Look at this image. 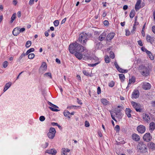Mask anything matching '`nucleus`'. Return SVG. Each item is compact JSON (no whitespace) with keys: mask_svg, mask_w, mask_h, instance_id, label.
Wrapping results in <instances>:
<instances>
[{"mask_svg":"<svg viewBox=\"0 0 155 155\" xmlns=\"http://www.w3.org/2000/svg\"><path fill=\"white\" fill-rule=\"evenodd\" d=\"M69 50L71 54H74L75 56L78 58V43L76 41L70 44Z\"/></svg>","mask_w":155,"mask_h":155,"instance_id":"f257e3e1","label":"nucleus"},{"mask_svg":"<svg viewBox=\"0 0 155 155\" xmlns=\"http://www.w3.org/2000/svg\"><path fill=\"white\" fill-rule=\"evenodd\" d=\"M88 38V35L87 34L83 32L79 35L78 39L79 41L84 45L86 44Z\"/></svg>","mask_w":155,"mask_h":155,"instance_id":"f03ea898","label":"nucleus"},{"mask_svg":"<svg viewBox=\"0 0 155 155\" xmlns=\"http://www.w3.org/2000/svg\"><path fill=\"white\" fill-rule=\"evenodd\" d=\"M137 148L140 150V152L142 153H145L147 150L146 145L143 142H139Z\"/></svg>","mask_w":155,"mask_h":155,"instance_id":"7ed1b4c3","label":"nucleus"},{"mask_svg":"<svg viewBox=\"0 0 155 155\" xmlns=\"http://www.w3.org/2000/svg\"><path fill=\"white\" fill-rule=\"evenodd\" d=\"M139 69L142 75L146 76L149 74V70L146 67L141 66H139Z\"/></svg>","mask_w":155,"mask_h":155,"instance_id":"20e7f679","label":"nucleus"},{"mask_svg":"<svg viewBox=\"0 0 155 155\" xmlns=\"http://www.w3.org/2000/svg\"><path fill=\"white\" fill-rule=\"evenodd\" d=\"M56 132V131L55 128L52 127H50L49 130V132L47 134L48 137L51 139H53L55 136Z\"/></svg>","mask_w":155,"mask_h":155,"instance_id":"39448f33","label":"nucleus"},{"mask_svg":"<svg viewBox=\"0 0 155 155\" xmlns=\"http://www.w3.org/2000/svg\"><path fill=\"white\" fill-rule=\"evenodd\" d=\"M84 51V47L81 45L78 44V59H81L82 58L83 54L80 53Z\"/></svg>","mask_w":155,"mask_h":155,"instance_id":"423d86ee","label":"nucleus"},{"mask_svg":"<svg viewBox=\"0 0 155 155\" xmlns=\"http://www.w3.org/2000/svg\"><path fill=\"white\" fill-rule=\"evenodd\" d=\"M131 104L137 112L142 111V109L141 108V106L140 104L133 101L131 102Z\"/></svg>","mask_w":155,"mask_h":155,"instance_id":"0eeeda50","label":"nucleus"},{"mask_svg":"<svg viewBox=\"0 0 155 155\" xmlns=\"http://www.w3.org/2000/svg\"><path fill=\"white\" fill-rule=\"evenodd\" d=\"M48 103L49 105L51 106L49 107V108L52 111L57 112L60 111L59 110L56 109V108H59V107L58 106L49 101L48 102Z\"/></svg>","mask_w":155,"mask_h":155,"instance_id":"6e6552de","label":"nucleus"},{"mask_svg":"<svg viewBox=\"0 0 155 155\" xmlns=\"http://www.w3.org/2000/svg\"><path fill=\"white\" fill-rule=\"evenodd\" d=\"M46 70L47 65L46 63L45 62H43L39 69V72L41 74H43L45 71H46Z\"/></svg>","mask_w":155,"mask_h":155,"instance_id":"1a4fd4ad","label":"nucleus"},{"mask_svg":"<svg viewBox=\"0 0 155 155\" xmlns=\"http://www.w3.org/2000/svg\"><path fill=\"white\" fill-rule=\"evenodd\" d=\"M137 129L139 133L143 134L145 131L146 128L143 125H140L137 127Z\"/></svg>","mask_w":155,"mask_h":155,"instance_id":"9d476101","label":"nucleus"},{"mask_svg":"<svg viewBox=\"0 0 155 155\" xmlns=\"http://www.w3.org/2000/svg\"><path fill=\"white\" fill-rule=\"evenodd\" d=\"M143 140L149 142L151 140L152 137L150 133H147L144 134L143 137Z\"/></svg>","mask_w":155,"mask_h":155,"instance_id":"9b49d317","label":"nucleus"},{"mask_svg":"<svg viewBox=\"0 0 155 155\" xmlns=\"http://www.w3.org/2000/svg\"><path fill=\"white\" fill-rule=\"evenodd\" d=\"M45 153L52 155H55L57 153V151L54 149H51L47 150Z\"/></svg>","mask_w":155,"mask_h":155,"instance_id":"f8f14e48","label":"nucleus"},{"mask_svg":"<svg viewBox=\"0 0 155 155\" xmlns=\"http://www.w3.org/2000/svg\"><path fill=\"white\" fill-rule=\"evenodd\" d=\"M139 91L137 90H135L133 92L132 95V98H137L139 97Z\"/></svg>","mask_w":155,"mask_h":155,"instance_id":"ddd939ff","label":"nucleus"},{"mask_svg":"<svg viewBox=\"0 0 155 155\" xmlns=\"http://www.w3.org/2000/svg\"><path fill=\"white\" fill-rule=\"evenodd\" d=\"M143 88L145 90L149 89L151 87V85L148 83L144 82L143 83Z\"/></svg>","mask_w":155,"mask_h":155,"instance_id":"4468645a","label":"nucleus"},{"mask_svg":"<svg viewBox=\"0 0 155 155\" xmlns=\"http://www.w3.org/2000/svg\"><path fill=\"white\" fill-rule=\"evenodd\" d=\"M132 139L136 141H138L140 140V136L136 134H133L132 135Z\"/></svg>","mask_w":155,"mask_h":155,"instance_id":"2eb2a0df","label":"nucleus"},{"mask_svg":"<svg viewBox=\"0 0 155 155\" xmlns=\"http://www.w3.org/2000/svg\"><path fill=\"white\" fill-rule=\"evenodd\" d=\"M141 2V0H137L135 6V8L136 11L139 10L141 8V6L140 5Z\"/></svg>","mask_w":155,"mask_h":155,"instance_id":"dca6fc26","label":"nucleus"},{"mask_svg":"<svg viewBox=\"0 0 155 155\" xmlns=\"http://www.w3.org/2000/svg\"><path fill=\"white\" fill-rule=\"evenodd\" d=\"M143 119L147 123H149L150 120V116L146 114H143Z\"/></svg>","mask_w":155,"mask_h":155,"instance_id":"f3484780","label":"nucleus"},{"mask_svg":"<svg viewBox=\"0 0 155 155\" xmlns=\"http://www.w3.org/2000/svg\"><path fill=\"white\" fill-rule=\"evenodd\" d=\"M106 36V33L105 32H103L99 37L98 40L100 41H102L105 38Z\"/></svg>","mask_w":155,"mask_h":155,"instance_id":"a211bd4d","label":"nucleus"},{"mask_svg":"<svg viewBox=\"0 0 155 155\" xmlns=\"http://www.w3.org/2000/svg\"><path fill=\"white\" fill-rule=\"evenodd\" d=\"M115 35L114 33H111L108 34L107 36V40L109 41L112 39Z\"/></svg>","mask_w":155,"mask_h":155,"instance_id":"6ab92c4d","label":"nucleus"},{"mask_svg":"<svg viewBox=\"0 0 155 155\" xmlns=\"http://www.w3.org/2000/svg\"><path fill=\"white\" fill-rule=\"evenodd\" d=\"M19 33V28L18 27L15 28L12 31V34L14 36H16Z\"/></svg>","mask_w":155,"mask_h":155,"instance_id":"aec40b11","label":"nucleus"},{"mask_svg":"<svg viewBox=\"0 0 155 155\" xmlns=\"http://www.w3.org/2000/svg\"><path fill=\"white\" fill-rule=\"evenodd\" d=\"M70 151V150L68 149H66L65 148H62L61 155L64 154V155H68V153Z\"/></svg>","mask_w":155,"mask_h":155,"instance_id":"412c9836","label":"nucleus"},{"mask_svg":"<svg viewBox=\"0 0 155 155\" xmlns=\"http://www.w3.org/2000/svg\"><path fill=\"white\" fill-rule=\"evenodd\" d=\"M146 40L147 42L152 43L154 41V39L153 37L150 36L149 35H147Z\"/></svg>","mask_w":155,"mask_h":155,"instance_id":"4be33fe9","label":"nucleus"},{"mask_svg":"<svg viewBox=\"0 0 155 155\" xmlns=\"http://www.w3.org/2000/svg\"><path fill=\"white\" fill-rule=\"evenodd\" d=\"M12 83L10 82H9L8 83H6L5 86L3 91L4 92L6 91L11 86Z\"/></svg>","mask_w":155,"mask_h":155,"instance_id":"5701e85b","label":"nucleus"},{"mask_svg":"<svg viewBox=\"0 0 155 155\" xmlns=\"http://www.w3.org/2000/svg\"><path fill=\"white\" fill-rule=\"evenodd\" d=\"M131 111L132 110L130 108H126V109L125 113L128 118H130L131 117L130 113L131 112Z\"/></svg>","mask_w":155,"mask_h":155,"instance_id":"b1692460","label":"nucleus"},{"mask_svg":"<svg viewBox=\"0 0 155 155\" xmlns=\"http://www.w3.org/2000/svg\"><path fill=\"white\" fill-rule=\"evenodd\" d=\"M64 115L66 117H68L69 118H71L70 113L68 110H65L63 112Z\"/></svg>","mask_w":155,"mask_h":155,"instance_id":"393cba45","label":"nucleus"},{"mask_svg":"<svg viewBox=\"0 0 155 155\" xmlns=\"http://www.w3.org/2000/svg\"><path fill=\"white\" fill-rule=\"evenodd\" d=\"M148 147L150 149H151L152 150H155V144L153 142H150L148 144Z\"/></svg>","mask_w":155,"mask_h":155,"instance_id":"a878e982","label":"nucleus"},{"mask_svg":"<svg viewBox=\"0 0 155 155\" xmlns=\"http://www.w3.org/2000/svg\"><path fill=\"white\" fill-rule=\"evenodd\" d=\"M149 128L152 130L155 129V123L153 122L150 123V124Z\"/></svg>","mask_w":155,"mask_h":155,"instance_id":"bb28decb","label":"nucleus"},{"mask_svg":"<svg viewBox=\"0 0 155 155\" xmlns=\"http://www.w3.org/2000/svg\"><path fill=\"white\" fill-rule=\"evenodd\" d=\"M101 101L103 105H106L109 104V101H108L106 99L102 98L101 100Z\"/></svg>","mask_w":155,"mask_h":155,"instance_id":"cd10ccee","label":"nucleus"},{"mask_svg":"<svg viewBox=\"0 0 155 155\" xmlns=\"http://www.w3.org/2000/svg\"><path fill=\"white\" fill-rule=\"evenodd\" d=\"M26 55H27L25 53H22L19 56L18 58L17 59V61L19 62H21V61L22 60L23 57H25Z\"/></svg>","mask_w":155,"mask_h":155,"instance_id":"c85d7f7f","label":"nucleus"},{"mask_svg":"<svg viewBox=\"0 0 155 155\" xmlns=\"http://www.w3.org/2000/svg\"><path fill=\"white\" fill-rule=\"evenodd\" d=\"M117 70L119 72L122 73H127L128 71L127 70H124L120 67H119Z\"/></svg>","mask_w":155,"mask_h":155,"instance_id":"c756f323","label":"nucleus"},{"mask_svg":"<svg viewBox=\"0 0 155 155\" xmlns=\"http://www.w3.org/2000/svg\"><path fill=\"white\" fill-rule=\"evenodd\" d=\"M135 81V78H133V77L131 79H130L129 80V82L128 83V85L127 86V87H129V85L132 83H134Z\"/></svg>","mask_w":155,"mask_h":155,"instance_id":"7c9ffc66","label":"nucleus"},{"mask_svg":"<svg viewBox=\"0 0 155 155\" xmlns=\"http://www.w3.org/2000/svg\"><path fill=\"white\" fill-rule=\"evenodd\" d=\"M135 12L134 10H133L131 11L130 14V17L131 18H133L135 15Z\"/></svg>","mask_w":155,"mask_h":155,"instance_id":"2f4dec72","label":"nucleus"},{"mask_svg":"<svg viewBox=\"0 0 155 155\" xmlns=\"http://www.w3.org/2000/svg\"><path fill=\"white\" fill-rule=\"evenodd\" d=\"M119 76L120 79L122 81H124L125 79L124 75L123 74H119Z\"/></svg>","mask_w":155,"mask_h":155,"instance_id":"473e14b6","label":"nucleus"},{"mask_svg":"<svg viewBox=\"0 0 155 155\" xmlns=\"http://www.w3.org/2000/svg\"><path fill=\"white\" fill-rule=\"evenodd\" d=\"M16 17V13H14L13 14L11 18V20L10 21V22L11 23H12L15 19Z\"/></svg>","mask_w":155,"mask_h":155,"instance_id":"72a5a7b5","label":"nucleus"},{"mask_svg":"<svg viewBox=\"0 0 155 155\" xmlns=\"http://www.w3.org/2000/svg\"><path fill=\"white\" fill-rule=\"evenodd\" d=\"M35 49L33 48H31L27 51L25 53L26 54L28 55L30 53L33 52L34 51Z\"/></svg>","mask_w":155,"mask_h":155,"instance_id":"f704fd0d","label":"nucleus"},{"mask_svg":"<svg viewBox=\"0 0 155 155\" xmlns=\"http://www.w3.org/2000/svg\"><path fill=\"white\" fill-rule=\"evenodd\" d=\"M31 41H28L26 43L25 47L27 48H29L31 46Z\"/></svg>","mask_w":155,"mask_h":155,"instance_id":"c9c22d12","label":"nucleus"},{"mask_svg":"<svg viewBox=\"0 0 155 155\" xmlns=\"http://www.w3.org/2000/svg\"><path fill=\"white\" fill-rule=\"evenodd\" d=\"M44 77H48L50 79L52 78V76L50 72L46 73L44 74Z\"/></svg>","mask_w":155,"mask_h":155,"instance_id":"e433bc0d","label":"nucleus"},{"mask_svg":"<svg viewBox=\"0 0 155 155\" xmlns=\"http://www.w3.org/2000/svg\"><path fill=\"white\" fill-rule=\"evenodd\" d=\"M28 57L29 59H32L34 58L35 56V55L34 54L31 53L28 54Z\"/></svg>","mask_w":155,"mask_h":155,"instance_id":"4c0bfd02","label":"nucleus"},{"mask_svg":"<svg viewBox=\"0 0 155 155\" xmlns=\"http://www.w3.org/2000/svg\"><path fill=\"white\" fill-rule=\"evenodd\" d=\"M145 25H146V24H145L143 27V28L142 29V32H141L142 35L143 37L145 35L144 31L145 28Z\"/></svg>","mask_w":155,"mask_h":155,"instance_id":"58836bf2","label":"nucleus"},{"mask_svg":"<svg viewBox=\"0 0 155 155\" xmlns=\"http://www.w3.org/2000/svg\"><path fill=\"white\" fill-rule=\"evenodd\" d=\"M115 84V83L113 81H111L109 83V86L110 87H113Z\"/></svg>","mask_w":155,"mask_h":155,"instance_id":"ea45409f","label":"nucleus"},{"mask_svg":"<svg viewBox=\"0 0 155 155\" xmlns=\"http://www.w3.org/2000/svg\"><path fill=\"white\" fill-rule=\"evenodd\" d=\"M59 24V22L58 20H56L54 22V26L57 27L58 26Z\"/></svg>","mask_w":155,"mask_h":155,"instance_id":"a19ab883","label":"nucleus"},{"mask_svg":"<svg viewBox=\"0 0 155 155\" xmlns=\"http://www.w3.org/2000/svg\"><path fill=\"white\" fill-rule=\"evenodd\" d=\"M105 61L106 63H109L110 61V58L108 56L105 58Z\"/></svg>","mask_w":155,"mask_h":155,"instance_id":"79ce46f5","label":"nucleus"},{"mask_svg":"<svg viewBox=\"0 0 155 155\" xmlns=\"http://www.w3.org/2000/svg\"><path fill=\"white\" fill-rule=\"evenodd\" d=\"M122 110V108H117L115 110V111L116 112V115H117V113L120 112Z\"/></svg>","mask_w":155,"mask_h":155,"instance_id":"37998d69","label":"nucleus"},{"mask_svg":"<svg viewBox=\"0 0 155 155\" xmlns=\"http://www.w3.org/2000/svg\"><path fill=\"white\" fill-rule=\"evenodd\" d=\"M45 120V117L43 116H41L39 117V120L41 121H43Z\"/></svg>","mask_w":155,"mask_h":155,"instance_id":"c03bdc74","label":"nucleus"},{"mask_svg":"<svg viewBox=\"0 0 155 155\" xmlns=\"http://www.w3.org/2000/svg\"><path fill=\"white\" fill-rule=\"evenodd\" d=\"M120 129V126L118 125H116L115 127V130L117 132L119 131Z\"/></svg>","mask_w":155,"mask_h":155,"instance_id":"a18cd8bd","label":"nucleus"},{"mask_svg":"<svg viewBox=\"0 0 155 155\" xmlns=\"http://www.w3.org/2000/svg\"><path fill=\"white\" fill-rule=\"evenodd\" d=\"M8 65V62L6 61H5L3 63V66L4 68H6Z\"/></svg>","mask_w":155,"mask_h":155,"instance_id":"49530a36","label":"nucleus"},{"mask_svg":"<svg viewBox=\"0 0 155 155\" xmlns=\"http://www.w3.org/2000/svg\"><path fill=\"white\" fill-rule=\"evenodd\" d=\"M110 57L112 59L114 58V53L113 52H110Z\"/></svg>","mask_w":155,"mask_h":155,"instance_id":"de8ad7c7","label":"nucleus"},{"mask_svg":"<svg viewBox=\"0 0 155 155\" xmlns=\"http://www.w3.org/2000/svg\"><path fill=\"white\" fill-rule=\"evenodd\" d=\"M98 64V63H97L95 64H88V65L89 66L91 67H94L95 66H96L97 64Z\"/></svg>","mask_w":155,"mask_h":155,"instance_id":"09e8293b","label":"nucleus"},{"mask_svg":"<svg viewBox=\"0 0 155 155\" xmlns=\"http://www.w3.org/2000/svg\"><path fill=\"white\" fill-rule=\"evenodd\" d=\"M25 31V28H23L21 29L19 28V31L20 33H21V32H23L24 31Z\"/></svg>","mask_w":155,"mask_h":155,"instance_id":"8fccbe9b","label":"nucleus"},{"mask_svg":"<svg viewBox=\"0 0 155 155\" xmlns=\"http://www.w3.org/2000/svg\"><path fill=\"white\" fill-rule=\"evenodd\" d=\"M85 126L87 127H88L89 126L90 124L88 122L86 121L85 123Z\"/></svg>","mask_w":155,"mask_h":155,"instance_id":"3c124183","label":"nucleus"},{"mask_svg":"<svg viewBox=\"0 0 155 155\" xmlns=\"http://www.w3.org/2000/svg\"><path fill=\"white\" fill-rule=\"evenodd\" d=\"M35 0H30L29 2V4L31 5L34 4Z\"/></svg>","mask_w":155,"mask_h":155,"instance_id":"603ef678","label":"nucleus"},{"mask_svg":"<svg viewBox=\"0 0 155 155\" xmlns=\"http://www.w3.org/2000/svg\"><path fill=\"white\" fill-rule=\"evenodd\" d=\"M101 93V89L100 87H99L97 88V93L98 94H100Z\"/></svg>","mask_w":155,"mask_h":155,"instance_id":"864d4df0","label":"nucleus"},{"mask_svg":"<svg viewBox=\"0 0 155 155\" xmlns=\"http://www.w3.org/2000/svg\"><path fill=\"white\" fill-rule=\"evenodd\" d=\"M114 64L117 69L120 67L116 61L114 62Z\"/></svg>","mask_w":155,"mask_h":155,"instance_id":"5fc2aeb1","label":"nucleus"},{"mask_svg":"<svg viewBox=\"0 0 155 155\" xmlns=\"http://www.w3.org/2000/svg\"><path fill=\"white\" fill-rule=\"evenodd\" d=\"M136 29V27H135V26H133V29L131 31V32L132 33H134V31H135Z\"/></svg>","mask_w":155,"mask_h":155,"instance_id":"6e6d98bb","label":"nucleus"},{"mask_svg":"<svg viewBox=\"0 0 155 155\" xmlns=\"http://www.w3.org/2000/svg\"><path fill=\"white\" fill-rule=\"evenodd\" d=\"M50 31V30H48V31H46L45 33V34L46 37H48L49 35L48 32Z\"/></svg>","mask_w":155,"mask_h":155,"instance_id":"4d7b16f0","label":"nucleus"},{"mask_svg":"<svg viewBox=\"0 0 155 155\" xmlns=\"http://www.w3.org/2000/svg\"><path fill=\"white\" fill-rule=\"evenodd\" d=\"M138 44L140 46H142L143 44L141 40H140L138 41Z\"/></svg>","mask_w":155,"mask_h":155,"instance_id":"13d9d810","label":"nucleus"},{"mask_svg":"<svg viewBox=\"0 0 155 155\" xmlns=\"http://www.w3.org/2000/svg\"><path fill=\"white\" fill-rule=\"evenodd\" d=\"M109 24L108 21L107 20H105L104 21V24L105 25H107Z\"/></svg>","mask_w":155,"mask_h":155,"instance_id":"bf43d9fd","label":"nucleus"},{"mask_svg":"<svg viewBox=\"0 0 155 155\" xmlns=\"http://www.w3.org/2000/svg\"><path fill=\"white\" fill-rule=\"evenodd\" d=\"M130 34V31L128 30L126 31V36L129 35Z\"/></svg>","mask_w":155,"mask_h":155,"instance_id":"052dcab7","label":"nucleus"},{"mask_svg":"<svg viewBox=\"0 0 155 155\" xmlns=\"http://www.w3.org/2000/svg\"><path fill=\"white\" fill-rule=\"evenodd\" d=\"M146 52L149 56H150V55H152V53L151 52L147 50Z\"/></svg>","mask_w":155,"mask_h":155,"instance_id":"680f3d73","label":"nucleus"},{"mask_svg":"<svg viewBox=\"0 0 155 155\" xmlns=\"http://www.w3.org/2000/svg\"><path fill=\"white\" fill-rule=\"evenodd\" d=\"M152 30L153 32L155 34V25L153 26L152 27Z\"/></svg>","mask_w":155,"mask_h":155,"instance_id":"e2e57ef3","label":"nucleus"},{"mask_svg":"<svg viewBox=\"0 0 155 155\" xmlns=\"http://www.w3.org/2000/svg\"><path fill=\"white\" fill-rule=\"evenodd\" d=\"M21 12L19 11L18 12L17 16L18 18H19L21 17Z\"/></svg>","mask_w":155,"mask_h":155,"instance_id":"0e129e2a","label":"nucleus"},{"mask_svg":"<svg viewBox=\"0 0 155 155\" xmlns=\"http://www.w3.org/2000/svg\"><path fill=\"white\" fill-rule=\"evenodd\" d=\"M56 62L58 64L61 63V61L58 58H56L55 59Z\"/></svg>","mask_w":155,"mask_h":155,"instance_id":"69168bd1","label":"nucleus"},{"mask_svg":"<svg viewBox=\"0 0 155 155\" xmlns=\"http://www.w3.org/2000/svg\"><path fill=\"white\" fill-rule=\"evenodd\" d=\"M141 49L144 52H146L147 51V49L143 47L141 48Z\"/></svg>","mask_w":155,"mask_h":155,"instance_id":"338daca9","label":"nucleus"},{"mask_svg":"<svg viewBox=\"0 0 155 155\" xmlns=\"http://www.w3.org/2000/svg\"><path fill=\"white\" fill-rule=\"evenodd\" d=\"M66 20V18H65L63 19L62 20V21H61V24H62L64 23L65 22Z\"/></svg>","mask_w":155,"mask_h":155,"instance_id":"774afa93","label":"nucleus"}]
</instances>
